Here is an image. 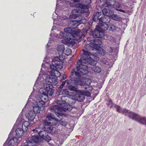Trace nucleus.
<instances>
[{"label":"nucleus","instance_id":"bb28decb","mask_svg":"<svg viewBox=\"0 0 146 146\" xmlns=\"http://www.w3.org/2000/svg\"><path fill=\"white\" fill-rule=\"evenodd\" d=\"M121 113H122L124 115H128L130 118L132 119V117H130V114L131 113H133L130 112V111L125 109L123 108L122 109V111Z\"/></svg>","mask_w":146,"mask_h":146},{"label":"nucleus","instance_id":"603ef678","mask_svg":"<svg viewBox=\"0 0 146 146\" xmlns=\"http://www.w3.org/2000/svg\"><path fill=\"white\" fill-rule=\"evenodd\" d=\"M21 146H27L26 145H25V144L24 145H21Z\"/></svg>","mask_w":146,"mask_h":146},{"label":"nucleus","instance_id":"c03bdc74","mask_svg":"<svg viewBox=\"0 0 146 146\" xmlns=\"http://www.w3.org/2000/svg\"><path fill=\"white\" fill-rule=\"evenodd\" d=\"M116 10L117 11H120V12H123V13H125V11H124V10H122V9H116Z\"/></svg>","mask_w":146,"mask_h":146},{"label":"nucleus","instance_id":"f03ea898","mask_svg":"<svg viewBox=\"0 0 146 146\" xmlns=\"http://www.w3.org/2000/svg\"><path fill=\"white\" fill-rule=\"evenodd\" d=\"M79 17L78 20H72L69 21L68 23L69 27L65 28L64 33H60V35H62L65 38L62 40V42L64 44L68 45L73 44L74 43L72 38L74 36L79 38H82L83 36H84V35L80 32L79 31H76L73 29L77 27L80 24L84 23L82 21L84 20V18L80 16Z\"/></svg>","mask_w":146,"mask_h":146},{"label":"nucleus","instance_id":"393cba45","mask_svg":"<svg viewBox=\"0 0 146 146\" xmlns=\"http://www.w3.org/2000/svg\"><path fill=\"white\" fill-rule=\"evenodd\" d=\"M101 14L102 12H97L96 13H94L93 15L94 17L93 18V21H97L98 19L99 20L100 18L99 17Z\"/></svg>","mask_w":146,"mask_h":146},{"label":"nucleus","instance_id":"4d7b16f0","mask_svg":"<svg viewBox=\"0 0 146 146\" xmlns=\"http://www.w3.org/2000/svg\"><path fill=\"white\" fill-rule=\"evenodd\" d=\"M47 46H49V45H48V44H47Z\"/></svg>","mask_w":146,"mask_h":146},{"label":"nucleus","instance_id":"2eb2a0df","mask_svg":"<svg viewBox=\"0 0 146 146\" xmlns=\"http://www.w3.org/2000/svg\"><path fill=\"white\" fill-rule=\"evenodd\" d=\"M104 32L100 31L99 29H96L94 31H91V35L94 38H102L104 36Z\"/></svg>","mask_w":146,"mask_h":146},{"label":"nucleus","instance_id":"79ce46f5","mask_svg":"<svg viewBox=\"0 0 146 146\" xmlns=\"http://www.w3.org/2000/svg\"><path fill=\"white\" fill-rule=\"evenodd\" d=\"M108 51L110 52H111L113 51V49L111 47H108L107 48Z\"/></svg>","mask_w":146,"mask_h":146},{"label":"nucleus","instance_id":"aec40b11","mask_svg":"<svg viewBox=\"0 0 146 146\" xmlns=\"http://www.w3.org/2000/svg\"><path fill=\"white\" fill-rule=\"evenodd\" d=\"M102 13L105 16H108L109 17L111 16L113 13L111 10L106 9H103L102 11Z\"/></svg>","mask_w":146,"mask_h":146},{"label":"nucleus","instance_id":"c85d7f7f","mask_svg":"<svg viewBox=\"0 0 146 146\" xmlns=\"http://www.w3.org/2000/svg\"><path fill=\"white\" fill-rule=\"evenodd\" d=\"M92 70L95 72L100 73L102 71L101 68L98 66H94L92 67Z\"/></svg>","mask_w":146,"mask_h":146},{"label":"nucleus","instance_id":"6e6552de","mask_svg":"<svg viewBox=\"0 0 146 146\" xmlns=\"http://www.w3.org/2000/svg\"><path fill=\"white\" fill-rule=\"evenodd\" d=\"M42 123L39 125V127L43 129L47 133H51L52 130V125H56V123H54L53 121H50L46 120V117L45 119L44 120Z\"/></svg>","mask_w":146,"mask_h":146},{"label":"nucleus","instance_id":"de8ad7c7","mask_svg":"<svg viewBox=\"0 0 146 146\" xmlns=\"http://www.w3.org/2000/svg\"><path fill=\"white\" fill-rule=\"evenodd\" d=\"M66 82H67V81L66 80V81H64L62 82V85H63V86H64L65 85V83Z\"/></svg>","mask_w":146,"mask_h":146},{"label":"nucleus","instance_id":"72a5a7b5","mask_svg":"<svg viewBox=\"0 0 146 146\" xmlns=\"http://www.w3.org/2000/svg\"><path fill=\"white\" fill-rule=\"evenodd\" d=\"M114 107L116 108L117 112L120 113H121L122 109H123V108H121L119 106L116 105H115Z\"/></svg>","mask_w":146,"mask_h":146},{"label":"nucleus","instance_id":"cd10ccee","mask_svg":"<svg viewBox=\"0 0 146 146\" xmlns=\"http://www.w3.org/2000/svg\"><path fill=\"white\" fill-rule=\"evenodd\" d=\"M31 139L32 141L35 143H38L39 142L40 138L38 135H32Z\"/></svg>","mask_w":146,"mask_h":146},{"label":"nucleus","instance_id":"39448f33","mask_svg":"<svg viewBox=\"0 0 146 146\" xmlns=\"http://www.w3.org/2000/svg\"><path fill=\"white\" fill-rule=\"evenodd\" d=\"M78 2L74 0L71 1L70 3V5L72 7H76L77 9L73 10L72 11V14L70 16V18L75 19L78 17L82 15L84 13L83 9L78 7L80 6V4L76 3Z\"/></svg>","mask_w":146,"mask_h":146},{"label":"nucleus","instance_id":"2f4dec72","mask_svg":"<svg viewBox=\"0 0 146 146\" xmlns=\"http://www.w3.org/2000/svg\"><path fill=\"white\" fill-rule=\"evenodd\" d=\"M25 144L27 146H34L35 145V143L31 139H30L25 143Z\"/></svg>","mask_w":146,"mask_h":146},{"label":"nucleus","instance_id":"6ab92c4d","mask_svg":"<svg viewBox=\"0 0 146 146\" xmlns=\"http://www.w3.org/2000/svg\"><path fill=\"white\" fill-rule=\"evenodd\" d=\"M108 28V25L107 23H100L98 25V28L100 30L106 31Z\"/></svg>","mask_w":146,"mask_h":146},{"label":"nucleus","instance_id":"473e14b6","mask_svg":"<svg viewBox=\"0 0 146 146\" xmlns=\"http://www.w3.org/2000/svg\"><path fill=\"white\" fill-rule=\"evenodd\" d=\"M75 100V99H74L73 98H69L68 100L69 102H68V105H70V104L72 105L74 104L76 102Z\"/></svg>","mask_w":146,"mask_h":146},{"label":"nucleus","instance_id":"0eeeda50","mask_svg":"<svg viewBox=\"0 0 146 146\" xmlns=\"http://www.w3.org/2000/svg\"><path fill=\"white\" fill-rule=\"evenodd\" d=\"M102 42L100 40L97 39H94V42H91L89 44L88 46H90L92 48V50L94 48L96 49L97 52L102 56L105 54V51L100 47V46L102 44Z\"/></svg>","mask_w":146,"mask_h":146},{"label":"nucleus","instance_id":"7c9ffc66","mask_svg":"<svg viewBox=\"0 0 146 146\" xmlns=\"http://www.w3.org/2000/svg\"><path fill=\"white\" fill-rule=\"evenodd\" d=\"M49 95H45V94H42L40 98V100L42 101H44V103L47 102L48 100V96Z\"/></svg>","mask_w":146,"mask_h":146},{"label":"nucleus","instance_id":"7ed1b4c3","mask_svg":"<svg viewBox=\"0 0 146 146\" xmlns=\"http://www.w3.org/2000/svg\"><path fill=\"white\" fill-rule=\"evenodd\" d=\"M50 74L57 78L60 75V72L57 70L63 68V62L61 61H60L58 57H56L53 59L52 64L50 65Z\"/></svg>","mask_w":146,"mask_h":146},{"label":"nucleus","instance_id":"dca6fc26","mask_svg":"<svg viewBox=\"0 0 146 146\" xmlns=\"http://www.w3.org/2000/svg\"><path fill=\"white\" fill-rule=\"evenodd\" d=\"M39 113L36 112V111H35L33 108V110L30 111L26 116L27 118L29 121H32L35 118L36 115L38 114V115Z\"/></svg>","mask_w":146,"mask_h":146},{"label":"nucleus","instance_id":"4c0bfd02","mask_svg":"<svg viewBox=\"0 0 146 146\" xmlns=\"http://www.w3.org/2000/svg\"><path fill=\"white\" fill-rule=\"evenodd\" d=\"M85 89L86 90V91L90 92H91L92 90V88L91 86H88V87H85Z\"/></svg>","mask_w":146,"mask_h":146},{"label":"nucleus","instance_id":"412c9836","mask_svg":"<svg viewBox=\"0 0 146 146\" xmlns=\"http://www.w3.org/2000/svg\"><path fill=\"white\" fill-rule=\"evenodd\" d=\"M112 60L108 59H104L102 61V62L107 65V67L108 68H111L112 65Z\"/></svg>","mask_w":146,"mask_h":146},{"label":"nucleus","instance_id":"5701e85b","mask_svg":"<svg viewBox=\"0 0 146 146\" xmlns=\"http://www.w3.org/2000/svg\"><path fill=\"white\" fill-rule=\"evenodd\" d=\"M84 54L87 57L89 56V58L90 59H91L92 60H94L95 59L94 58H93L94 57V56L91 54L88 51L84 50H82Z\"/></svg>","mask_w":146,"mask_h":146},{"label":"nucleus","instance_id":"c9c22d12","mask_svg":"<svg viewBox=\"0 0 146 146\" xmlns=\"http://www.w3.org/2000/svg\"><path fill=\"white\" fill-rule=\"evenodd\" d=\"M116 29L115 26L113 24H111L110 26L109 30L112 31H115Z\"/></svg>","mask_w":146,"mask_h":146},{"label":"nucleus","instance_id":"ea45409f","mask_svg":"<svg viewBox=\"0 0 146 146\" xmlns=\"http://www.w3.org/2000/svg\"><path fill=\"white\" fill-rule=\"evenodd\" d=\"M112 17L113 20H117L118 16L117 15L114 14L113 15H112Z\"/></svg>","mask_w":146,"mask_h":146},{"label":"nucleus","instance_id":"4be33fe9","mask_svg":"<svg viewBox=\"0 0 146 146\" xmlns=\"http://www.w3.org/2000/svg\"><path fill=\"white\" fill-rule=\"evenodd\" d=\"M31 124L27 121H24L23 122L22 126V128L26 131L28 127L31 126Z\"/></svg>","mask_w":146,"mask_h":146},{"label":"nucleus","instance_id":"f8f14e48","mask_svg":"<svg viewBox=\"0 0 146 146\" xmlns=\"http://www.w3.org/2000/svg\"><path fill=\"white\" fill-rule=\"evenodd\" d=\"M69 98L67 96H61L59 98H57L56 100V103L57 104H62L63 106L64 107H66L68 106H70V105H68L67 102L68 101Z\"/></svg>","mask_w":146,"mask_h":146},{"label":"nucleus","instance_id":"49530a36","mask_svg":"<svg viewBox=\"0 0 146 146\" xmlns=\"http://www.w3.org/2000/svg\"><path fill=\"white\" fill-rule=\"evenodd\" d=\"M66 75H64L62 76V80H64L65 79H66Z\"/></svg>","mask_w":146,"mask_h":146},{"label":"nucleus","instance_id":"423d86ee","mask_svg":"<svg viewBox=\"0 0 146 146\" xmlns=\"http://www.w3.org/2000/svg\"><path fill=\"white\" fill-rule=\"evenodd\" d=\"M26 132L22 128H17L15 131L17 136L10 139L8 141V145L9 146H14L18 142V138L23 135Z\"/></svg>","mask_w":146,"mask_h":146},{"label":"nucleus","instance_id":"3c124183","mask_svg":"<svg viewBox=\"0 0 146 146\" xmlns=\"http://www.w3.org/2000/svg\"><path fill=\"white\" fill-rule=\"evenodd\" d=\"M80 0H74V1H76L78 2H79Z\"/></svg>","mask_w":146,"mask_h":146},{"label":"nucleus","instance_id":"4468645a","mask_svg":"<svg viewBox=\"0 0 146 146\" xmlns=\"http://www.w3.org/2000/svg\"><path fill=\"white\" fill-rule=\"evenodd\" d=\"M57 80V78L50 74L45 79L46 82L49 83L51 84L50 85L52 86L56 85L58 83Z\"/></svg>","mask_w":146,"mask_h":146},{"label":"nucleus","instance_id":"09e8293b","mask_svg":"<svg viewBox=\"0 0 146 146\" xmlns=\"http://www.w3.org/2000/svg\"><path fill=\"white\" fill-rule=\"evenodd\" d=\"M66 1V0H57V5H58V1Z\"/></svg>","mask_w":146,"mask_h":146},{"label":"nucleus","instance_id":"6e6d98bb","mask_svg":"<svg viewBox=\"0 0 146 146\" xmlns=\"http://www.w3.org/2000/svg\"><path fill=\"white\" fill-rule=\"evenodd\" d=\"M109 101H110V102H111V100H110Z\"/></svg>","mask_w":146,"mask_h":146},{"label":"nucleus","instance_id":"864d4df0","mask_svg":"<svg viewBox=\"0 0 146 146\" xmlns=\"http://www.w3.org/2000/svg\"><path fill=\"white\" fill-rule=\"evenodd\" d=\"M120 7V5H119L118 6V8H119Z\"/></svg>","mask_w":146,"mask_h":146},{"label":"nucleus","instance_id":"37998d69","mask_svg":"<svg viewBox=\"0 0 146 146\" xmlns=\"http://www.w3.org/2000/svg\"><path fill=\"white\" fill-rule=\"evenodd\" d=\"M63 93H66V94L67 95H70L69 91L68 90H65L64 91Z\"/></svg>","mask_w":146,"mask_h":146},{"label":"nucleus","instance_id":"20e7f679","mask_svg":"<svg viewBox=\"0 0 146 146\" xmlns=\"http://www.w3.org/2000/svg\"><path fill=\"white\" fill-rule=\"evenodd\" d=\"M72 107L71 106H68L66 107H64L62 104H57L51 106L50 108V110L52 112H54L57 115V117L60 119H62L63 113L62 111H70L72 109Z\"/></svg>","mask_w":146,"mask_h":146},{"label":"nucleus","instance_id":"58836bf2","mask_svg":"<svg viewBox=\"0 0 146 146\" xmlns=\"http://www.w3.org/2000/svg\"><path fill=\"white\" fill-rule=\"evenodd\" d=\"M43 139H45L47 141H49L50 140H51V138L47 135H46L45 136V137Z\"/></svg>","mask_w":146,"mask_h":146},{"label":"nucleus","instance_id":"b1692460","mask_svg":"<svg viewBox=\"0 0 146 146\" xmlns=\"http://www.w3.org/2000/svg\"><path fill=\"white\" fill-rule=\"evenodd\" d=\"M82 81V86L86 85L88 86L91 84V81L90 79L89 78L85 79L83 78Z\"/></svg>","mask_w":146,"mask_h":146},{"label":"nucleus","instance_id":"052dcab7","mask_svg":"<svg viewBox=\"0 0 146 146\" xmlns=\"http://www.w3.org/2000/svg\"><path fill=\"white\" fill-rule=\"evenodd\" d=\"M87 31H88V30H86V31H87Z\"/></svg>","mask_w":146,"mask_h":146},{"label":"nucleus","instance_id":"9b49d317","mask_svg":"<svg viewBox=\"0 0 146 146\" xmlns=\"http://www.w3.org/2000/svg\"><path fill=\"white\" fill-rule=\"evenodd\" d=\"M130 117L132 119L136 121L140 124L146 125V117L141 116L135 113H131Z\"/></svg>","mask_w":146,"mask_h":146},{"label":"nucleus","instance_id":"a19ab883","mask_svg":"<svg viewBox=\"0 0 146 146\" xmlns=\"http://www.w3.org/2000/svg\"><path fill=\"white\" fill-rule=\"evenodd\" d=\"M60 92L59 91H57L56 92V95L57 96V98L58 97L59 98L61 96H62L60 94Z\"/></svg>","mask_w":146,"mask_h":146},{"label":"nucleus","instance_id":"a211bd4d","mask_svg":"<svg viewBox=\"0 0 146 146\" xmlns=\"http://www.w3.org/2000/svg\"><path fill=\"white\" fill-rule=\"evenodd\" d=\"M110 21V17L108 16H104L103 17L100 18L99 21L102 23H107Z\"/></svg>","mask_w":146,"mask_h":146},{"label":"nucleus","instance_id":"f704fd0d","mask_svg":"<svg viewBox=\"0 0 146 146\" xmlns=\"http://www.w3.org/2000/svg\"><path fill=\"white\" fill-rule=\"evenodd\" d=\"M42 129L40 128L39 127V125L38 127H36L35 129H33L32 130V131L33 133H36L38 135V132H39V130Z\"/></svg>","mask_w":146,"mask_h":146},{"label":"nucleus","instance_id":"f257e3e1","mask_svg":"<svg viewBox=\"0 0 146 146\" xmlns=\"http://www.w3.org/2000/svg\"><path fill=\"white\" fill-rule=\"evenodd\" d=\"M87 63L86 58L84 57H80L77 61V66L72 69L67 82L68 88L71 91L80 92L77 89V86L74 85L82 86L83 78L81 77L87 73L88 67L86 65Z\"/></svg>","mask_w":146,"mask_h":146},{"label":"nucleus","instance_id":"8fccbe9b","mask_svg":"<svg viewBox=\"0 0 146 146\" xmlns=\"http://www.w3.org/2000/svg\"><path fill=\"white\" fill-rule=\"evenodd\" d=\"M63 86L62 85V84L60 85L59 86V88H63Z\"/></svg>","mask_w":146,"mask_h":146},{"label":"nucleus","instance_id":"1a4fd4ad","mask_svg":"<svg viewBox=\"0 0 146 146\" xmlns=\"http://www.w3.org/2000/svg\"><path fill=\"white\" fill-rule=\"evenodd\" d=\"M53 86L47 83H44V88H41L39 91L42 94L49 95V96L52 95L54 92V90L53 89Z\"/></svg>","mask_w":146,"mask_h":146},{"label":"nucleus","instance_id":"ddd939ff","mask_svg":"<svg viewBox=\"0 0 146 146\" xmlns=\"http://www.w3.org/2000/svg\"><path fill=\"white\" fill-rule=\"evenodd\" d=\"M35 103L36 106L33 107V110L35 111H36V112L40 113V111H42L44 109V102L40 99L36 101Z\"/></svg>","mask_w":146,"mask_h":146},{"label":"nucleus","instance_id":"13d9d810","mask_svg":"<svg viewBox=\"0 0 146 146\" xmlns=\"http://www.w3.org/2000/svg\"><path fill=\"white\" fill-rule=\"evenodd\" d=\"M34 146H37V145H34Z\"/></svg>","mask_w":146,"mask_h":146},{"label":"nucleus","instance_id":"e433bc0d","mask_svg":"<svg viewBox=\"0 0 146 146\" xmlns=\"http://www.w3.org/2000/svg\"><path fill=\"white\" fill-rule=\"evenodd\" d=\"M103 6L106 7H109L111 5V4L110 1H107L104 3L103 5Z\"/></svg>","mask_w":146,"mask_h":146},{"label":"nucleus","instance_id":"c756f323","mask_svg":"<svg viewBox=\"0 0 146 146\" xmlns=\"http://www.w3.org/2000/svg\"><path fill=\"white\" fill-rule=\"evenodd\" d=\"M46 131L43 129H40L38 132V135L42 138H44L46 135Z\"/></svg>","mask_w":146,"mask_h":146},{"label":"nucleus","instance_id":"a18cd8bd","mask_svg":"<svg viewBox=\"0 0 146 146\" xmlns=\"http://www.w3.org/2000/svg\"><path fill=\"white\" fill-rule=\"evenodd\" d=\"M85 1L88 4H89L90 3V0H85Z\"/></svg>","mask_w":146,"mask_h":146},{"label":"nucleus","instance_id":"5fc2aeb1","mask_svg":"<svg viewBox=\"0 0 146 146\" xmlns=\"http://www.w3.org/2000/svg\"><path fill=\"white\" fill-rule=\"evenodd\" d=\"M92 23H90L89 25H92Z\"/></svg>","mask_w":146,"mask_h":146},{"label":"nucleus","instance_id":"a878e982","mask_svg":"<svg viewBox=\"0 0 146 146\" xmlns=\"http://www.w3.org/2000/svg\"><path fill=\"white\" fill-rule=\"evenodd\" d=\"M65 50L64 46L63 45H59L57 49V50L59 53L62 54L64 52V51Z\"/></svg>","mask_w":146,"mask_h":146},{"label":"nucleus","instance_id":"f3484780","mask_svg":"<svg viewBox=\"0 0 146 146\" xmlns=\"http://www.w3.org/2000/svg\"><path fill=\"white\" fill-rule=\"evenodd\" d=\"M81 91L80 92H77V93H80V94L77 93L74 96V98L77 101L82 102H83L85 99L84 96L82 93H81Z\"/></svg>","mask_w":146,"mask_h":146},{"label":"nucleus","instance_id":"9d476101","mask_svg":"<svg viewBox=\"0 0 146 146\" xmlns=\"http://www.w3.org/2000/svg\"><path fill=\"white\" fill-rule=\"evenodd\" d=\"M58 120L54 118V115L51 113H49L46 116V120L50 121H53L54 123H56V125L57 123H59L63 126H65L67 124V122L64 121Z\"/></svg>","mask_w":146,"mask_h":146},{"label":"nucleus","instance_id":"bf43d9fd","mask_svg":"<svg viewBox=\"0 0 146 146\" xmlns=\"http://www.w3.org/2000/svg\"><path fill=\"white\" fill-rule=\"evenodd\" d=\"M11 133H11H11H10V134H11Z\"/></svg>","mask_w":146,"mask_h":146}]
</instances>
